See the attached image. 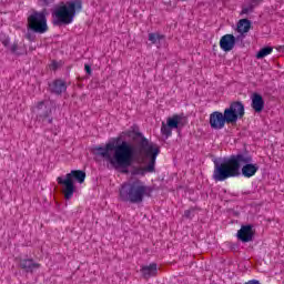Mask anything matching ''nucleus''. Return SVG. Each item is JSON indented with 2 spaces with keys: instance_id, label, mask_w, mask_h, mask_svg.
I'll list each match as a JSON object with an SVG mask.
<instances>
[{
  "instance_id": "f257e3e1",
  "label": "nucleus",
  "mask_w": 284,
  "mask_h": 284,
  "mask_svg": "<svg viewBox=\"0 0 284 284\" xmlns=\"http://www.w3.org/2000/svg\"><path fill=\"white\" fill-rule=\"evenodd\" d=\"M134 134L135 146L128 141L120 143L121 138H116L104 146H95L94 152L108 161L114 170H123L124 174H128V168H131V176H145L156 172V156L161 154V149L150 142L143 133L134 132Z\"/></svg>"
},
{
  "instance_id": "f03ea898",
  "label": "nucleus",
  "mask_w": 284,
  "mask_h": 284,
  "mask_svg": "<svg viewBox=\"0 0 284 284\" xmlns=\"http://www.w3.org/2000/svg\"><path fill=\"white\" fill-rule=\"evenodd\" d=\"M253 158L247 152H240L224 158L222 162L214 161L212 179L215 183L227 181V179H252L258 172V164L252 163Z\"/></svg>"
},
{
  "instance_id": "7ed1b4c3",
  "label": "nucleus",
  "mask_w": 284,
  "mask_h": 284,
  "mask_svg": "<svg viewBox=\"0 0 284 284\" xmlns=\"http://www.w3.org/2000/svg\"><path fill=\"white\" fill-rule=\"evenodd\" d=\"M154 189L148 186L145 182L134 179L123 183L120 189V199L124 203L139 204L143 203L145 196H152Z\"/></svg>"
},
{
  "instance_id": "20e7f679",
  "label": "nucleus",
  "mask_w": 284,
  "mask_h": 284,
  "mask_svg": "<svg viewBox=\"0 0 284 284\" xmlns=\"http://www.w3.org/2000/svg\"><path fill=\"white\" fill-rule=\"evenodd\" d=\"M83 8V2L81 0H71L67 3L61 2L60 6L55 7L53 16L57 20L53 21L54 26H70L77 17V10Z\"/></svg>"
},
{
  "instance_id": "39448f33",
  "label": "nucleus",
  "mask_w": 284,
  "mask_h": 284,
  "mask_svg": "<svg viewBox=\"0 0 284 284\" xmlns=\"http://www.w3.org/2000/svg\"><path fill=\"white\" fill-rule=\"evenodd\" d=\"M57 181L59 185H62V193L64 199L70 201V199L74 196V181H78V183H84L85 172L81 170H73L68 173L64 179L59 176Z\"/></svg>"
},
{
  "instance_id": "423d86ee",
  "label": "nucleus",
  "mask_w": 284,
  "mask_h": 284,
  "mask_svg": "<svg viewBox=\"0 0 284 284\" xmlns=\"http://www.w3.org/2000/svg\"><path fill=\"white\" fill-rule=\"evenodd\" d=\"M27 28L36 34H45L48 32V18L45 12L33 11L27 19Z\"/></svg>"
},
{
  "instance_id": "0eeeda50",
  "label": "nucleus",
  "mask_w": 284,
  "mask_h": 284,
  "mask_svg": "<svg viewBox=\"0 0 284 284\" xmlns=\"http://www.w3.org/2000/svg\"><path fill=\"white\" fill-rule=\"evenodd\" d=\"M224 114L231 125H234L245 116V104L241 101H233L224 109Z\"/></svg>"
},
{
  "instance_id": "6e6552de",
  "label": "nucleus",
  "mask_w": 284,
  "mask_h": 284,
  "mask_svg": "<svg viewBox=\"0 0 284 284\" xmlns=\"http://www.w3.org/2000/svg\"><path fill=\"white\" fill-rule=\"evenodd\" d=\"M185 123L186 120L183 119V116L174 114L173 116L168 118L166 124L165 122H162L161 133L163 136H166V139H170V136H172V130H183Z\"/></svg>"
},
{
  "instance_id": "1a4fd4ad",
  "label": "nucleus",
  "mask_w": 284,
  "mask_h": 284,
  "mask_svg": "<svg viewBox=\"0 0 284 284\" xmlns=\"http://www.w3.org/2000/svg\"><path fill=\"white\" fill-rule=\"evenodd\" d=\"M209 123L212 130H223L225 128V123L231 125L230 120H227V115L225 112L214 111L210 114Z\"/></svg>"
},
{
  "instance_id": "9d476101",
  "label": "nucleus",
  "mask_w": 284,
  "mask_h": 284,
  "mask_svg": "<svg viewBox=\"0 0 284 284\" xmlns=\"http://www.w3.org/2000/svg\"><path fill=\"white\" fill-rule=\"evenodd\" d=\"M52 108L45 104V101H40L37 104V120L42 121V123H52Z\"/></svg>"
},
{
  "instance_id": "9b49d317",
  "label": "nucleus",
  "mask_w": 284,
  "mask_h": 284,
  "mask_svg": "<svg viewBox=\"0 0 284 284\" xmlns=\"http://www.w3.org/2000/svg\"><path fill=\"white\" fill-rule=\"evenodd\" d=\"M236 37L234 34H225L220 40V48L223 52H232L236 45Z\"/></svg>"
},
{
  "instance_id": "f8f14e48",
  "label": "nucleus",
  "mask_w": 284,
  "mask_h": 284,
  "mask_svg": "<svg viewBox=\"0 0 284 284\" xmlns=\"http://www.w3.org/2000/svg\"><path fill=\"white\" fill-rule=\"evenodd\" d=\"M68 90V84L62 79H57L49 83V91L51 94H57L58 97H61L63 92Z\"/></svg>"
},
{
  "instance_id": "ddd939ff",
  "label": "nucleus",
  "mask_w": 284,
  "mask_h": 284,
  "mask_svg": "<svg viewBox=\"0 0 284 284\" xmlns=\"http://www.w3.org/2000/svg\"><path fill=\"white\" fill-rule=\"evenodd\" d=\"M251 108L256 112V114H261V112L265 110V100L260 93H253L251 95Z\"/></svg>"
},
{
  "instance_id": "4468645a",
  "label": "nucleus",
  "mask_w": 284,
  "mask_h": 284,
  "mask_svg": "<svg viewBox=\"0 0 284 284\" xmlns=\"http://www.w3.org/2000/svg\"><path fill=\"white\" fill-rule=\"evenodd\" d=\"M237 239L242 243H250L254 239V231H252V225H243L241 230L237 231Z\"/></svg>"
},
{
  "instance_id": "2eb2a0df",
  "label": "nucleus",
  "mask_w": 284,
  "mask_h": 284,
  "mask_svg": "<svg viewBox=\"0 0 284 284\" xmlns=\"http://www.w3.org/2000/svg\"><path fill=\"white\" fill-rule=\"evenodd\" d=\"M141 274L143 278H152V276H156V274H159L156 263H152L148 266H142Z\"/></svg>"
},
{
  "instance_id": "dca6fc26",
  "label": "nucleus",
  "mask_w": 284,
  "mask_h": 284,
  "mask_svg": "<svg viewBox=\"0 0 284 284\" xmlns=\"http://www.w3.org/2000/svg\"><path fill=\"white\" fill-rule=\"evenodd\" d=\"M252 28V22L247 19H242L237 22V32L241 34V36H237V40L239 39H243V34L250 32Z\"/></svg>"
},
{
  "instance_id": "f3484780",
  "label": "nucleus",
  "mask_w": 284,
  "mask_h": 284,
  "mask_svg": "<svg viewBox=\"0 0 284 284\" xmlns=\"http://www.w3.org/2000/svg\"><path fill=\"white\" fill-rule=\"evenodd\" d=\"M21 270H24V272H34V270H39L41 267V264L34 263L33 260H21L19 263Z\"/></svg>"
},
{
  "instance_id": "a211bd4d",
  "label": "nucleus",
  "mask_w": 284,
  "mask_h": 284,
  "mask_svg": "<svg viewBox=\"0 0 284 284\" xmlns=\"http://www.w3.org/2000/svg\"><path fill=\"white\" fill-rule=\"evenodd\" d=\"M2 45H4V48H7V50L11 54H16V57H20V54H22L21 49L19 48V44L17 43L10 44V38H6L4 40H2Z\"/></svg>"
},
{
  "instance_id": "6ab92c4d",
  "label": "nucleus",
  "mask_w": 284,
  "mask_h": 284,
  "mask_svg": "<svg viewBox=\"0 0 284 284\" xmlns=\"http://www.w3.org/2000/svg\"><path fill=\"white\" fill-rule=\"evenodd\" d=\"M273 51H274V48L264 47L257 52L256 59H265V57H267L268 54H272Z\"/></svg>"
},
{
  "instance_id": "aec40b11",
  "label": "nucleus",
  "mask_w": 284,
  "mask_h": 284,
  "mask_svg": "<svg viewBox=\"0 0 284 284\" xmlns=\"http://www.w3.org/2000/svg\"><path fill=\"white\" fill-rule=\"evenodd\" d=\"M161 39H165V37L159 33H149V41L153 44H155L156 41H161Z\"/></svg>"
},
{
  "instance_id": "412c9836",
  "label": "nucleus",
  "mask_w": 284,
  "mask_h": 284,
  "mask_svg": "<svg viewBox=\"0 0 284 284\" xmlns=\"http://www.w3.org/2000/svg\"><path fill=\"white\" fill-rule=\"evenodd\" d=\"M26 39H28V41H36L37 32H34L30 29H27Z\"/></svg>"
},
{
  "instance_id": "4be33fe9",
  "label": "nucleus",
  "mask_w": 284,
  "mask_h": 284,
  "mask_svg": "<svg viewBox=\"0 0 284 284\" xmlns=\"http://www.w3.org/2000/svg\"><path fill=\"white\" fill-rule=\"evenodd\" d=\"M250 12H254V6L250 4L248 7H243L241 14H250Z\"/></svg>"
},
{
  "instance_id": "5701e85b",
  "label": "nucleus",
  "mask_w": 284,
  "mask_h": 284,
  "mask_svg": "<svg viewBox=\"0 0 284 284\" xmlns=\"http://www.w3.org/2000/svg\"><path fill=\"white\" fill-rule=\"evenodd\" d=\"M194 216V209H190L184 211V217L185 219H192Z\"/></svg>"
},
{
  "instance_id": "b1692460",
  "label": "nucleus",
  "mask_w": 284,
  "mask_h": 284,
  "mask_svg": "<svg viewBox=\"0 0 284 284\" xmlns=\"http://www.w3.org/2000/svg\"><path fill=\"white\" fill-rule=\"evenodd\" d=\"M42 2V6H52L55 0H40Z\"/></svg>"
},
{
  "instance_id": "393cba45",
  "label": "nucleus",
  "mask_w": 284,
  "mask_h": 284,
  "mask_svg": "<svg viewBox=\"0 0 284 284\" xmlns=\"http://www.w3.org/2000/svg\"><path fill=\"white\" fill-rule=\"evenodd\" d=\"M84 70L87 72V74H92V67H90V64H84Z\"/></svg>"
},
{
  "instance_id": "a878e982",
  "label": "nucleus",
  "mask_w": 284,
  "mask_h": 284,
  "mask_svg": "<svg viewBox=\"0 0 284 284\" xmlns=\"http://www.w3.org/2000/svg\"><path fill=\"white\" fill-rule=\"evenodd\" d=\"M52 70H58L59 63L57 61H53L51 64Z\"/></svg>"
},
{
  "instance_id": "bb28decb",
  "label": "nucleus",
  "mask_w": 284,
  "mask_h": 284,
  "mask_svg": "<svg viewBox=\"0 0 284 284\" xmlns=\"http://www.w3.org/2000/svg\"><path fill=\"white\" fill-rule=\"evenodd\" d=\"M276 50H277L278 52H283V53H284V45L277 47Z\"/></svg>"
},
{
  "instance_id": "cd10ccee",
  "label": "nucleus",
  "mask_w": 284,
  "mask_h": 284,
  "mask_svg": "<svg viewBox=\"0 0 284 284\" xmlns=\"http://www.w3.org/2000/svg\"><path fill=\"white\" fill-rule=\"evenodd\" d=\"M243 194H251V192H250V191H247V192H244Z\"/></svg>"
}]
</instances>
